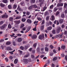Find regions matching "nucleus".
<instances>
[{
	"instance_id": "63",
	"label": "nucleus",
	"mask_w": 67,
	"mask_h": 67,
	"mask_svg": "<svg viewBox=\"0 0 67 67\" xmlns=\"http://www.w3.org/2000/svg\"><path fill=\"white\" fill-rule=\"evenodd\" d=\"M39 2H44V0H39Z\"/></svg>"
},
{
	"instance_id": "24",
	"label": "nucleus",
	"mask_w": 67,
	"mask_h": 67,
	"mask_svg": "<svg viewBox=\"0 0 67 67\" xmlns=\"http://www.w3.org/2000/svg\"><path fill=\"white\" fill-rule=\"evenodd\" d=\"M28 61V60L26 59H23V61L25 63H26Z\"/></svg>"
},
{
	"instance_id": "19",
	"label": "nucleus",
	"mask_w": 67,
	"mask_h": 67,
	"mask_svg": "<svg viewBox=\"0 0 67 67\" xmlns=\"http://www.w3.org/2000/svg\"><path fill=\"white\" fill-rule=\"evenodd\" d=\"M27 22H28V23H31V22H32V21L30 19H27Z\"/></svg>"
},
{
	"instance_id": "37",
	"label": "nucleus",
	"mask_w": 67,
	"mask_h": 67,
	"mask_svg": "<svg viewBox=\"0 0 67 67\" xmlns=\"http://www.w3.org/2000/svg\"><path fill=\"white\" fill-rule=\"evenodd\" d=\"M15 23L16 24H19V23H20V21H15Z\"/></svg>"
},
{
	"instance_id": "30",
	"label": "nucleus",
	"mask_w": 67,
	"mask_h": 67,
	"mask_svg": "<svg viewBox=\"0 0 67 67\" xmlns=\"http://www.w3.org/2000/svg\"><path fill=\"white\" fill-rule=\"evenodd\" d=\"M35 0H31L30 2L31 3H35Z\"/></svg>"
},
{
	"instance_id": "29",
	"label": "nucleus",
	"mask_w": 67,
	"mask_h": 67,
	"mask_svg": "<svg viewBox=\"0 0 67 67\" xmlns=\"http://www.w3.org/2000/svg\"><path fill=\"white\" fill-rule=\"evenodd\" d=\"M52 33L53 34H56V31L55 30H53L52 32Z\"/></svg>"
},
{
	"instance_id": "21",
	"label": "nucleus",
	"mask_w": 67,
	"mask_h": 67,
	"mask_svg": "<svg viewBox=\"0 0 67 67\" xmlns=\"http://www.w3.org/2000/svg\"><path fill=\"white\" fill-rule=\"evenodd\" d=\"M15 51V50H14L12 52H9V53H10V54H11V55H12V54H13V52H14Z\"/></svg>"
},
{
	"instance_id": "34",
	"label": "nucleus",
	"mask_w": 67,
	"mask_h": 67,
	"mask_svg": "<svg viewBox=\"0 0 67 67\" xmlns=\"http://www.w3.org/2000/svg\"><path fill=\"white\" fill-rule=\"evenodd\" d=\"M61 17L62 18H65V15L64 14H62L61 15Z\"/></svg>"
},
{
	"instance_id": "52",
	"label": "nucleus",
	"mask_w": 67,
	"mask_h": 67,
	"mask_svg": "<svg viewBox=\"0 0 67 67\" xmlns=\"http://www.w3.org/2000/svg\"><path fill=\"white\" fill-rule=\"evenodd\" d=\"M36 27H35V28H33L32 30H33V31H36Z\"/></svg>"
},
{
	"instance_id": "48",
	"label": "nucleus",
	"mask_w": 67,
	"mask_h": 67,
	"mask_svg": "<svg viewBox=\"0 0 67 67\" xmlns=\"http://www.w3.org/2000/svg\"><path fill=\"white\" fill-rule=\"evenodd\" d=\"M13 45H14V46H15L16 45L15 42L14 41H13Z\"/></svg>"
},
{
	"instance_id": "2",
	"label": "nucleus",
	"mask_w": 67,
	"mask_h": 67,
	"mask_svg": "<svg viewBox=\"0 0 67 67\" xmlns=\"http://www.w3.org/2000/svg\"><path fill=\"white\" fill-rule=\"evenodd\" d=\"M7 26V25L6 24H4L0 27V29H5V28Z\"/></svg>"
},
{
	"instance_id": "11",
	"label": "nucleus",
	"mask_w": 67,
	"mask_h": 67,
	"mask_svg": "<svg viewBox=\"0 0 67 67\" xmlns=\"http://www.w3.org/2000/svg\"><path fill=\"white\" fill-rule=\"evenodd\" d=\"M17 9H18L19 11H23V9H21V8H20L19 6H18Z\"/></svg>"
},
{
	"instance_id": "49",
	"label": "nucleus",
	"mask_w": 67,
	"mask_h": 67,
	"mask_svg": "<svg viewBox=\"0 0 67 67\" xmlns=\"http://www.w3.org/2000/svg\"><path fill=\"white\" fill-rule=\"evenodd\" d=\"M45 51H46L47 52V51H48V48L46 47L45 48Z\"/></svg>"
},
{
	"instance_id": "45",
	"label": "nucleus",
	"mask_w": 67,
	"mask_h": 67,
	"mask_svg": "<svg viewBox=\"0 0 67 67\" xmlns=\"http://www.w3.org/2000/svg\"><path fill=\"white\" fill-rule=\"evenodd\" d=\"M24 26V24H22L21 26L20 27V28H22Z\"/></svg>"
},
{
	"instance_id": "46",
	"label": "nucleus",
	"mask_w": 67,
	"mask_h": 67,
	"mask_svg": "<svg viewBox=\"0 0 67 67\" xmlns=\"http://www.w3.org/2000/svg\"><path fill=\"white\" fill-rule=\"evenodd\" d=\"M32 5H31L29 7V10H31L32 9Z\"/></svg>"
},
{
	"instance_id": "10",
	"label": "nucleus",
	"mask_w": 67,
	"mask_h": 67,
	"mask_svg": "<svg viewBox=\"0 0 67 67\" xmlns=\"http://www.w3.org/2000/svg\"><path fill=\"white\" fill-rule=\"evenodd\" d=\"M18 59H16L14 60V63L15 64L18 63Z\"/></svg>"
},
{
	"instance_id": "5",
	"label": "nucleus",
	"mask_w": 67,
	"mask_h": 67,
	"mask_svg": "<svg viewBox=\"0 0 67 67\" xmlns=\"http://www.w3.org/2000/svg\"><path fill=\"white\" fill-rule=\"evenodd\" d=\"M8 17V15H4L2 16V18H7Z\"/></svg>"
},
{
	"instance_id": "15",
	"label": "nucleus",
	"mask_w": 67,
	"mask_h": 67,
	"mask_svg": "<svg viewBox=\"0 0 67 67\" xmlns=\"http://www.w3.org/2000/svg\"><path fill=\"white\" fill-rule=\"evenodd\" d=\"M51 18L52 20H55V17L53 15L51 16Z\"/></svg>"
},
{
	"instance_id": "27",
	"label": "nucleus",
	"mask_w": 67,
	"mask_h": 67,
	"mask_svg": "<svg viewBox=\"0 0 67 67\" xmlns=\"http://www.w3.org/2000/svg\"><path fill=\"white\" fill-rule=\"evenodd\" d=\"M6 44L7 45H10V44H11V42H10L8 41L6 43Z\"/></svg>"
},
{
	"instance_id": "54",
	"label": "nucleus",
	"mask_w": 67,
	"mask_h": 67,
	"mask_svg": "<svg viewBox=\"0 0 67 67\" xmlns=\"http://www.w3.org/2000/svg\"><path fill=\"white\" fill-rule=\"evenodd\" d=\"M23 31H25L26 30V28L25 27H23L22 29Z\"/></svg>"
},
{
	"instance_id": "50",
	"label": "nucleus",
	"mask_w": 67,
	"mask_h": 67,
	"mask_svg": "<svg viewBox=\"0 0 67 67\" xmlns=\"http://www.w3.org/2000/svg\"><path fill=\"white\" fill-rule=\"evenodd\" d=\"M59 37L60 38H62V37H63V34H61L60 35Z\"/></svg>"
},
{
	"instance_id": "14",
	"label": "nucleus",
	"mask_w": 67,
	"mask_h": 67,
	"mask_svg": "<svg viewBox=\"0 0 67 67\" xmlns=\"http://www.w3.org/2000/svg\"><path fill=\"white\" fill-rule=\"evenodd\" d=\"M64 22V19H60L59 20V22L60 23H63Z\"/></svg>"
},
{
	"instance_id": "17",
	"label": "nucleus",
	"mask_w": 67,
	"mask_h": 67,
	"mask_svg": "<svg viewBox=\"0 0 67 67\" xmlns=\"http://www.w3.org/2000/svg\"><path fill=\"white\" fill-rule=\"evenodd\" d=\"M52 27H48L47 28V30H48V31H49L50 30H52Z\"/></svg>"
},
{
	"instance_id": "58",
	"label": "nucleus",
	"mask_w": 67,
	"mask_h": 67,
	"mask_svg": "<svg viewBox=\"0 0 67 67\" xmlns=\"http://www.w3.org/2000/svg\"><path fill=\"white\" fill-rule=\"evenodd\" d=\"M53 52H51L50 54V56H53Z\"/></svg>"
},
{
	"instance_id": "43",
	"label": "nucleus",
	"mask_w": 67,
	"mask_h": 67,
	"mask_svg": "<svg viewBox=\"0 0 67 67\" xmlns=\"http://www.w3.org/2000/svg\"><path fill=\"white\" fill-rule=\"evenodd\" d=\"M64 8H66L67 7V4L66 3H64Z\"/></svg>"
},
{
	"instance_id": "62",
	"label": "nucleus",
	"mask_w": 67,
	"mask_h": 67,
	"mask_svg": "<svg viewBox=\"0 0 67 67\" xmlns=\"http://www.w3.org/2000/svg\"><path fill=\"white\" fill-rule=\"evenodd\" d=\"M44 57V55H42L40 56L41 58H43Z\"/></svg>"
},
{
	"instance_id": "39",
	"label": "nucleus",
	"mask_w": 67,
	"mask_h": 67,
	"mask_svg": "<svg viewBox=\"0 0 67 67\" xmlns=\"http://www.w3.org/2000/svg\"><path fill=\"white\" fill-rule=\"evenodd\" d=\"M8 28H9V29L11 28V25L10 24H8Z\"/></svg>"
},
{
	"instance_id": "13",
	"label": "nucleus",
	"mask_w": 67,
	"mask_h": 67,
	"mask_svg": "<svg viewBox=\"0 0 67 67\" xmlns=\"http://www.w3.org/2000/svg\"><path fill=\"white\" fill-rule=\"evenodd\" d=\"M12 34V35H10V36H11V37H14L15 38H15L17 37V36H14V35H15V34H14L13 33Z\"/></svg>"
},
{
	"instance_id": "56",
	"label": "nucleus",
	"mask_w": 67,
	"mask_h": 67,
	"mask_svg": "<svg viewBox=\"0 0 67 67\" xmlns=\"http://www.w3.org/2000/svg\"><path fill=\"white\" fill-rule=\"evenodd\" d=\"M50 47L51 49H53L54 48V47H53L52 45H50Z\"/></svg>"
},
{
	"instance_id": "44",
	"label": "nucleus",
	"mask_w": 67,
	"mask_h": 67,
	"mask_svg": "<svg viewBox=\"0 0 67 67\" xmlns=\"http://www.w3.org/2000/svg\"><path fill=\"white\" fill-rule=\"evenodd\" d=\"M20 4L22 5V6H24L25 5V4L24 3H20Z\"/></svg>"
},
{
	"instance_id": "25",
	"label": "nucleus",
	"mask_w": 67,
	"mask_h": 67,
	"mask_svg": "<svg viewBox=\"0 0 67 67\" xmlns=\"http://www.w3.org/2000/svg\"><path fill=\"white\" fill-rule=\"evenodd\" d=\"M50 17V16H47L46 18V20H47V21H48V20H49Z\"/></svg>"
},
{
	"instance_id": "53",
	"label": "nucleus",
	"mask_w": 67,
	"mask_h": 67,
	"mask_svg": "<svg viewBox=\"0 0 67 67\" xmlns=\"http://www.w3.org/2000/svg\"><path fill=\"white\" fill-rule=\"evenodd\" d=\"M8 8L9 9H10L12 8V7H11V6L10 5H8Z\"/></svg>"
},
{
	"instance_id": "12",
	"label": "nucleus",
	"mask_w": 67,
	"mask_h": 67,
	"mask_svg": "<svg viewBox=\"0 0 67 67\" xmlns=\"http://www.w3.org/2000/svg\"><path fill=\"white\" fill-rule=\"evenodd\" d=\"M32 8H37L38 7L36 5V4H34L32 5Z\"/></svg>"
},
{
	"instance_id": "20",
	"label": "nucleus",
	"mask_w": 67,
	"mask_h": 67,
	"mask_svg": "<svg viewBox=\"0 0 67 67\" xmlns=\"http://www.w3.org/2000/svg\"><path fill=\"white\" fill-rule=\"evenodd\" d=\"M7 0H3L2 2L5 3H8Z\"/></svg>"
},
{
	"instance_id": "1",
	"label": "nucleus",
	"mask_w": 67,
	"mask_h": 67,
	"mask_svg": "<svg viewBox=\"0 0 67 67\" xmlns=\"http://www.w3.org/2000/svg\"><path fill=\"white\" fill-rule=\"evenodd\" d=\"M44 34H42L39 37V39L40 40H42L44 38Z\"/></svg>"
},
{
	"instance_id": "35",
	"label": "nucleus",
	"mask_w": 67,
	"mask_h": 67,
	"mask_svg": "<svg viewBox=\"0 0 67 67\" xmlns=\"http://www.w3.org/2000/svg\"><path fill=\"white\" fill-rule=\"evenodd\" d=\"M37 52H40V48H38L36 49Z\"/></svg>"
},
{
	"instance_id": "41",
	"label": "nucleus",
	"mask_w": 67,
	"mask_h": 67,
	"mask_svg": "<svg viewBox=\"0 0 67 67\" xmlns=\"http://www.w3.org/2000/svg\"><path fill=\"white\" fill-rule=\"evenodd\" d=\"M61 48L62 49H64L65 48V46H63L61 47Z\"/></svg>"
},
{
	"instance_id": "18",
	"label": "nucleus",
	"mask_w": 67,
	"mask_h": 67,
	"mask_svg": "<svg viewBox=\"0 0 67 67\" xmlns=\"http://www.w3.org/2000/svg\"><path fill=\"white\" fill-rule=\"evenodd\" d=\"M13 8L14 9H15L16 8V7H17V6L16 4H14L13 5Z\"/></svg>"
},
{
	"instance_id": "40",
	"label": "nucleus",
	"mask_w": 67,
	"mask_h": 67,
	"mask_svg": "<svg viewBox=\"0 0 67 67\" xmlns=\"http://www.w3.org/2000/svg\"><path fill=\"white\" fill-rule=\"evenodd\" d=\"M26 20V19H25L23 18L22 19L21 21L22 22H25Z\"/></svg>"
},
{
	"instance_id": "6",
	"label": "nucleus",
	"mask_w": 67,
	"mask_h": 67,
	"mask_svg": "<svg viewBox=\"0 0 67 67\" xmlns=\"http://www.w3.org/2000/svg\"><path fill=\"white\" fill-rule=\"evenodd\" d=\"M31 29V26H29L27 28V30H26V31L25 32V33H27V32H28L30 30V29Z\"/></svg>"
},
{
	"instance_id": "36",
	"label": "nucleus",
	"mask_w": 67,
	"mask_h": 67,
	"mask_svg": "<svg viewBox=\"0 0 67 67\" xmlns=\"http://www.w3.org/2000/svg\"><path fill=\"white\" fill-rule=\"evenodd\" d=\"M20 48L21 50H24V48L23 47L21 46L20 47Z\"/></svg>"
},
{
	"instance_id": "28",
	"label": "nucleus",
	"mask_w": 67,
	"mask_h": 67,
	"mask_svg": "<svg viewBox=\"0 0 67 67\" xmlns=\"http://www.w3.org/2000/svg\"><path fill=\"white\" fill-rule=\"evenodd\" d=\"M29 53H28L27 54H26V55L24 56V58H26V57H28V56H29Z\"/></svg>"
},
{
	"instance_id": "22",
	"label": "nucleus",
	"mask_w": 67,
	"mask_h": 67,
	"mask_svg": "<svg viewBox=\"0 0 67 67\" xmlns=\"http://www.w3.org/2000/svg\"><path fill=\"white\" fill-rule=\"evenodd\" d=\"M42 22V23L41 24L42 25H43L45 23V20H42L41 21H40V23H41Z\"/></svg>"
},
{
	"instance_id": "42",
	"label": "nucleus",
	"mask_w": 67,
	"mask_h": 67,
	"mask_svg": "<svg viewBox=\"0 0 67 67\" xmlns=\"http://www.w3.org/2000/svg\"><path fill=\"white\" fill-rule=\"evenodd\" d=\"M5 59L7 62H8L9 61V59H8V58L7 57L5 58Z\"/></svg>"
},
{
	"instance_id": "9",
	"label": "nucleus",
	"mask_w": 67,
	"mask_h": 67,
	"mask_svg": "<svg viewBox=\"0 0 67 67\" xmlns=\"http://www.w3.org/2000/svg\"><path fill=\"white\" fill-rule=\"evenodd\" d=\"M22 41V39L21 38H19L17 40V41L18 42H20Z\"/></svg>"
},
{
	"instance_id": "26",
	"label": "nucleus",
	"mask_w": 67,
	"mask_h": 67,
	"mask_svg": "<svg viewBox=\"0 0 67 67\" xmlns=\"http://www.w3.org/2000/svg\"><path fill=\"white\" fill-rule=\"evenodd\" d=\"M21 17L20 16H17L16 18V20H18V19H21Z\"/></svg>"
},
{
	"instance_id": "33",
	"label": "nucleus",
	"mask_w": 67,
	"mask_h": 67,
	"mask_svg": "<svg viewBox=\"0 0 67 67\" xmlns=\"http://www.w3.org/2000/svg\"><path fill=\"white\" fill-rule=\"evenodd\" d=\"M57 57H55L53 58V61H55V60H57Z\"/></svg>"
},
{
	"instance_id": "16",
	"label": "nucleus",
	"mask_w": 67,
	"mask_h": 67,
	"mask_svg": "<svg viewBox=\"0 0 67 67\" xmlns=\"http://www.w3.org/2000/svg\"><path fill=\"white\" fill-rule=\"evenodd\" d=\"M44 25H42L41 26L40 28V30H41V31H42V30H43V29H44Z\"/></svg>"
},
{
	"instance_id": "7",
	"label": "nucleus",
	"mask_w": 67,
	"mask_h": 67,
	"mask_svg": "<svg viewBox=\"0 0 67 67\" xmlns=\"http://www.w3.org/2000/svg\"><path fill=\"white\" fill-rule=\"evenodd\" d=\"M9 21H11L13 23V18L10 17L9 18Z\"/></svg>"
},
{
	"instance_id": "61",
	"label": "nucleus",
	"mask_w": 67,
	"mask_h": 67,
	"mask_svg": "<svg viewBox=\"0 0 67 67\" xmlns=\"http://www.w3.org/2000/svg\"><path fill=\"white\" fill-rule=\"evenodd\" d=\"M19 52L21 55L23 54V52L19 50Z\"/></svg>"
},
{
	"instance_id": "3",
	"label": "nucleus",
	"mask_w": 67,
	"mask_h": 67,
	"mask_svg": "<svg viewBox=\"0 0 67 67\" xmlns=\"http://www.w3.org/2000/svg\"><path fill=\"white\" fill-rule=\"evenodd\" d=\"M29 36H31V37L32 39L36 38L37 37V36L36 35H34L32 36V35L31 34L29 35Z\"/></svg>"
},
{
	"instance_id": "51",
	"label": "nucleus",
	"mask_w": 67,
	"mask_h": 67,
	"mask_svg": "<svg viewBox=\"0 0 67 67\" xmlns=\"http://www.w3.org/2000/svg\"><path fill=\"white\" fill-rule=\"evenodd\" d=\"M3 24V21H1L0 22V25H2V24Z\"/></svg>"
},
{
	"instance_id": "8",
	"label": "nucleus",
	"mask_w": 67,
	"mask_h": 67,
	"mask_svg": "<svg viewBox=\"0 0 67 67\" xmlns=\"http://www.w3.org/2000/svg\"><path fill=\"white\" fill-rule=\"evenodd\" d=\"M6 49L8 51H12V48L10 47H7L6 48Z\"/></svg>"
},
{
	"instance_id": "38",
	"label": "nucleus",
	"mask_w": 67,
	"mask_h": 67,
	"mask_svg": "<svg viewBox=\"0 0 67 67\" xmlns=\"http://www.w3.org/2000/svg\"><path fill=\"white\" fill-rule=\"evenodd\" d=\"M30 12H26V14L27 15H30Z\"/></svg>"
},
{
	"instance_id": "31",
	"label": "nucleus",
	"mask_w": 67,
	"mask_h": 67,
	"mask_svg": "<svg viewBox=\"0 0 67 67\" xmlns=\"http://www.w3.org/2000/svg\"><path fill=\"white\" fill-rule=\"evenodd\" d=\"M57 7H55L53 9V11L54 12H56L57 10Z\"/></svg>"
},
{
	"instance_id": "47",
	"label": "nucleus",
	"mask_w": 67,
	"mask_h": 67,
	"mask_svg": "<svg viewBox=\"0 0 67 67\" xmlns=\"http://www.w3.org/2000/svg\"><path fill=\"white\" fill-rule=\"evenodd\" d=\"M36 45H37V43H35L34 44V47H36Z\"/></svg>"
},
{
	"instance_id": "64",
	"label": "nucleus",
	"mask_w": 67,
	"mask_h": 67,
	"mask_svg": "<svg viewBox=\"0 0 67 67\" xmlns=\"http://www.w3.org/2000/svg\"><path fill=\"white\" fill-rule=\"evenodd\" d=\"M31 57L32 58H34V55H31Z\"/></svg>"
},
{
	"instance_id": "60",
	"label": "nucleus",
	"mask_w": 67,
	"mask_h": 67,
	"mask_svg": "<svg viewBox=\"0 0 67 67\" xmlns=\"http://www.w3.org/2000/svg\"><path fill=\"white\" fill-rule=\"evenodd\" d=\"M65 56V55L63 54H62L61 55V57H64Z\"/></svg>"
},
{
	"instance_id": "32",
	"label": "nucleus",
	"mask_w": 67,
	"mask_h": 67,
	"mask_svg": "<svg viewBox=\"0 0 67 67\" xmlns=\"http://www.w3.org/2000/svg\"><path fill=\"white\" fill-rule=\"evenodd\" d=\"M53 7H54V5H52L50 6L49 8L50 9H53Z\"/></svg>"
},
{
	"instance_id": "57",
	"label": "nucleus",
	"mask_w": 67,
	"mask_h": 67,
	"mask_svg": "<svg viewBox=\"0 0 67 67\" xmlns=\"http://www.w3.org/2000/svg\"><path fill=\"white\" fill-rule=\"evenodd\" d=\"M37 19L38 20V21H41L42 20V19L40 18H37Z\"/></svg>"
},
{
	"instance_id": "55",
	"label": "nucleus",
	"mask_w": 67,
	"mask_h": 67,
	"mask_svg": "<svg viewBox=\"0 0 67 67\" xmlns=\"http://www.w3.org/2000/svg\"><path fill=\"white\" fill-rule=\"evenodd\" d=\"M9 58L11 60H12V59H13V57H12V56H10V57H9Z\"/></svg>"
},
{
	"instance_id": "59",
	"label": "nucleus",
	"mask_w": 67,
	"mask_h": 67,
	"mask_svg": "<svg viewBox=\"0 0 67 67\" xmlns=\"http://www.w3.org/2000/svg\"><path fill=\"white\" fill-rule=\"evenodd\" d=\"M25 49H27V48H28V46H25Z\"/></svg>"
},
{
	"instance_id": "4",
	"label": "nucleus",
	"mask_w": 67,
	"mask_h": 67,
	"mask_svg": "<svg viewBox=\"0 0 67 67\" xmlns=\"http://www.w3.org/2000/svg\"><path fill=\"white\" fill-rule=\"evenodd\" d=\"M61 30V28L60 27H58V28L57 29V30H56V32L57 33H59V32H60V31Z\"/></svg>"
},
{
	"instance_id": "23",
	"label": "nucleus",
	"mask_w": 67,
	"mask_h": 67,
	"mask_svg": "<svg viewBox=\"0 0 67 67\" xmlns=\"http://www.w3.org/2000/svg\"><path fill=\"white\" fill-rule=\"evenodd\" d=\"M0 6L1 7H4V4L2 3H1Z\"/></svg>"
}]
</instances>
